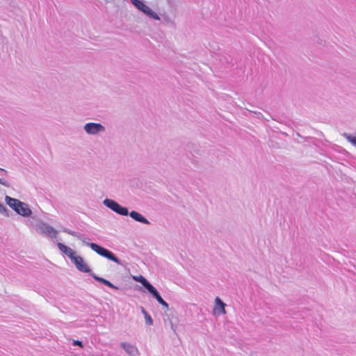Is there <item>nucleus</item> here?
<instances>
[{
    "label": "nucleus",
    "instance_id": "2",
    "mask_svg": "<svg viewBox=\"0 0 356 356\" xmlns=\"http://www.w3.org/2000/svg\"><path fill=\"white\" fill-rule=\"evenodd\" d=\"M90 248L98 254L107 258L109 260H111L115 262L118 264H120V260L114 255L113 252L109 251L108 250L95 243H90L88 244Z\"/></svg>",
    "mask_w": 356,
    "mask_h": 356
},
{
    "label": "nucleus",
    "instance_id": "12",
    "mask_svg": "<svg viewBox=\"0 0 356 356\" xmlns=\"http://www.w3.org/2000/svg\"><path fill=\"white\" fill-rule=\"evenodd\" d=\"M130 216L138 222H143L145 224L149 223V222L145 217H143L140 213H139L137 211H132L130 213Z\"/></svg>",
    "mask_w": 356,
    "mask_h": 356
},
{
    "label": "nucleus",
    "instance_id": "20",
    "mask_svg": "<svg viewBox=\"0 0 356 356\" xmlns=\"http://www.w3.org/2000/svg\"><path fill=\"white\" fill-rule=\"evenodd\" d=\"M0 184H3V182L1 181V179H0Z\"/></svg>",
    "mask_w": 356,
    "mask_h": 356
},
{
    "label": "nucleus",
    "instance_id": "3",
    "mask_svg": "<svg viewBox=\"0 0 356 356\" xmlns=\"http://www.w3.org/2000/svg\"><path fill=\"white\" fill-rule=\"evenodd\" d=\"M104 204L107 207H108L109 209H111V210H113V211H115V213H117L120 215H122V216L128 215V209L126 207H123L120 206L118 202H116L115 201H114L113 200L106 199L104 201Z\"/></svg>",
    "mask_w": 356,
    "mask_h": 356
},
{
    "label": "nucleus",
    "instance_id": "1",
    "mask_svg": "<svg viewBox=\"0 0 356 356\" xmlns=\"http://www.w3.org/2000/svg\"><path fill=\"white\" fill-rule=\"evenodd\" d=\"M6 201L7 204L13 209L18 214L23 216H29L31 214V210L26 204L9 196L6 197Z\"/></svg>",
    "mask_w": 356,
    "mask_h": 356
},
{
    "label": "nucleus",
    "instance_id": "10",
    "mask_svg": "<svg viewBox=\"0 0 356 356\" xmlns=\"http://www.w3.org/2000/svg\"><path fill=\"white\" fill-rule=\"evenodd\" d=\"M134 279L142 284L144 287H145L149 292L152 291V290L154 288L144 277L142 275L138 277H134Z\"/></svg>",
    "mask_w": 356,
    "mask_h": 356
},
{
    "label": "nucleus",
    "instance_id": "18",
    "mask_svg": "<svg viewBox=\"0 0 356 356\" xmlns=\"http://www.w3.org/2000/svg\"><path fill=\"white\" fill-rule=\"evenodd\" d=\"M66 232H67L68 234L72 235V236H76L75 234V232H72V231H66Z\"/></svg>",
    "mask_w": 356,
    "mask_h": 356
},
{
    "label": "nucleus",
    "instance_id": "13",
    "mask_svg": "<svg viewBox=\"0 0 356 356\" xmlns=\"http://www.w3.org/2000/svg\"><path fill=\"white\" fill-rule=\"evenodd\" d=\"M91 275H92V277H93L95 280H97V281H98V282H101V283L104 284V285H106V286H108V287H110V288H111V289H118V287H117V286H115V285H113V284L111 282H109L108 280H106V279H104V278H103V277H99V276H97V275H95V274H93V273H91Z\"/></svg>",
    "mask_w": 356,
    "mask_h": 356
},
{
    "label": "nucleus",
    "instance_id": "16",
    "mask_svg": "<svg viewBox=\"0 0 356 356\" xmlns=\"http://www.w3.org/2000/svg\"><path fill=\"white\" fill-rule=\"evenodd\" d=\"M142 312L145 314V321L147 324L152 325L153 321L151 316L147 313V312L143 308L142 309Z\"/></svg>",
    "mask_w": 356,
    "mask_h": 356
},
{
    "label": "nucleus",
    "instance_id": "6",
    "mask_svg": "<svg viewBox=\"0 0 356 356\" xmlns=\"http://www.w3.org/2000/svg\"><path fill=\"white\" fill-rule=\"evenodd\" d=\"M84 129L89 134H96L101 131L104 130V127L99 123H88L85 125Z\"/></svg>",
    "mask_w": 356,
    "mask_h": 356
},
{
    "label": "nucleus",
    "instance_id": "5",
    "mask_svg": "<svg viewBox=\"0 0 356 356\" xmlns=\"http://www.w3.org/2000/svg\"><path fill=\"white\" fill-rule=\"evenodd\" d=\"M72 261H73V263L76 266V268L79 271L83 272V273H90V268L88 267V266L87 265V264L85 262L84 259L81 257L75 255L72 258Z\"/></svg>",
    "mask_w": 356,
    "mask_h": 356
},
{
    "label": "nucleus",
    "instance_id": "4",
    "mask_svg": "<svg viewBox=\"0 0 356 356\" xmlns=\"http://www.w3.org/2000/svg\"><path fill=\"white\" fill-rule=\"evenodd\" d=\"M131 3L140 10L152 17L155 19H159L158 15L152 10V9L140 0H131Z\"/></svg>",
    "mask_w": 356,
    "mask_h": 356
},
{
    "label": "nucleus",
    "instance_id": "14",
    "mask_svg": "<svg viewBox=\"0 0 356 356\" xmlns=\"http://www.w3.org/2000/svg\"><path fill=\"white\" fill-rule=\"evenodd\" d=\"M156 299V300L163 307H168V304L161 298L157 290L154 288L152 291L149 292Z\"/></svg>",
    "mask_w": 356,
    "mask_h": 356
},
{
    "label": "nucleus",
    "instance_id": "8",
    "mask_svg": "<svg viewBox=\"0 0 356 356\" xmlns=\"http://www.w3.org/2000/svg\"><path fill=\"white\" fill-rule=\"evenodd\" d=\"M121 346L131 356H135L138 353V348L134 345L123 342L121 343Z\"/></svg>",
    "mask_w": 356,
    "mask_h": 356
},
{
    "label": "nucleus",
    "instance_id": "11",
    "mask_svg": "<svg viewBox=\"0 0 356 356\" xmlns=\"http://www.w3.org/2000/svg\"><path fill=\"white\" fill-rule=\"evenodd\" d=\"M42 232L50 237H56L57 235V231L54 227L47 225H44L42 227Z\"/></svg>",
    "mask_w": 356,
    "mask_h": 356
},
{
    "label": "nucleus",
    "instance_id": "15",
    "mask_svg": "<svg viewBox=\"0 0 356 356\" xmlns=\"http://www.w3.org/2000/svg\"><path fill=\"white\" fill-rule=\"evenodd\" d=\"M346 138L350 143H352L353 145L356 146V135L355 136H351V135H349V134H345L343 135Z\"/></svg>",
    "mask_w": 356,
    "mask_h": 356
},
{
    "label": "nucleus",
    "instance_id": "9",
    "mask_svg": "<svg viewBox=\"0 0 356 356\" xmlns=\"http://www.w3.org/2000/svg\"><path fill=\"white\" fill-rule=\"evenodd\" d=\"M57 246L58 247L59 250L67 256H68L71 260L75 256V252L70 248L66 246L65 245L61 243H58Z\"/></svg>",
    "mask_w": 356,
    "mask_h": 356
},
{
    "label": "nucleus",
    "instance_id": "19",
    "mask_svg": "<svg viewBox=\"0 0 356 356\" xmlns=\"http://www.w3.org/2000/svg\"><path fill=\"white\" fill-rule=\"evenodd\" d=\"M4 210H5V207L2 204H0V211H3Z\"/></svg>",
    "mask_w": 356,
    "mask_h": 356
},
{
    "label": "nucleus",
    "instance_id": "7",
    "mask_svg": "<svg viewBox=\"0 0 356 356\" xmlns=\"http://www.w3.org/2000/svg\"><path fill=\"white\" fill-rule=\"evenodd\" d=\"M225 307V304L218 297H217L215 300L213 312L217 314H224L226 313Z\"/></svg>",
    "mask_w": 356,
    "mask_h": 356
},
{
    "label": "nucleus",
    "instance_id": "17",
    "mask_svg": "<svg viewBox=\"0 0 356 356\" xmlns=\"http://www.w3.org/2000/svg\"><path fill=\"white\" fill-rule=\"evenodd\" d=\"M73 345L79 346L81 348L83 346L82 342L77 340L73 341Z\"/></svg>",
    "mask_w": 356,
    "mask_h": 356
}]
</instances>
